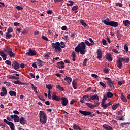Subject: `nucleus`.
<instances>
[{
	"instance_id": "nucleus-1",
	"label": "nucleus",
	"mask_w": 130,
	"mask_h": 130,
	"mask_svg": "<svg viewBox=\"0 0 130 130\" xmlns=\"http://www.w3.org/2000/svg\"><path fill=\"white\" fill-rule=\"evenodd\" d=\"M75 51L77 53H80L81 54L84 55L86 53V44L84 42L79 43L78 46L75 47Z\"/></svg>"
},
{
	"instance_id": "nucleus-2",
	"label": "nucleus",
	"mask_w": 130,
	"mask_h": 130,
	"mask_svg": "<svg viewBox=\"0 0 130 130\" xmlns=\"http://www.w3.org/2000/svg\"><path fill=\"white\" fill-rule=\"evenodd\" d=\"M39 118L40 122L42 123V124H45V123H46L47 121V115H46V113L43 111H40Z\"/></svg>"
},
{
	"instance_id": "nucleus-3",
	"label": "nucleus",
	"mask_w": 130,
	"mask_h": 130,
	"mask_svg": "<svg viewBox=\"0 0 130 130\" xmlns=\"http://www.w3.org/2000/svg\"><path fill=\"white\" fill-rule=\"evenodd\" d=\"M52 49H54L55 52H59L62 51V49L60 48V43L57 42L51 44Z\"/></svg>"
},
{
	"instance_id": "nucleus-4",
	"label": "nucleus",
	"mask_w": 130,
	"mask_h": 130,
	"mask_svg": "<svg viewBox=\"0 0 130 130\" xmlns=\"http://www.w3.org/2000/svg\"><path fill=\"white\" fill-rule=\"evenodd\" d=\"M102 22L104 23L105 25L107 26H111V27H116L118 26V22L115 21H111L107 22L106 20H102Z\"/></svg>"
},
{
	"instance_id": "nucleus-5",
	"label": "nucleus",
	"mask_w": 130,
	"mask_h": 130,
	"mask_svg": "<svg viewBox=\"0 0 130 130\" xmlns=\"http://www.w3.org/2000/svg\"><path fill=\"white\" fill-rule=\"evenodd\" d=\"M105 79L107 81V83L108 85L111 88V89H115V87H114V83H113V81L111 80V78L106 77L105 78Z\"/></svg>"
},
{
	"instance_id": "nucleus-6",
	"label": "nucleus",
	"mask_w": 130,
	"mask_h": 130,
	"mask_svg": "<svg viewBox=\"0 0 130 130\" xmlns=\"http://www.w3.org/2000/svg\"><path fill=\"white\" fill-rule=\"evenodd\" d=\"M79 112L81 113V114H82L83 115H84L85 116H87L88 115H90L91 117H93L95 116V114H92V112L87 111H83V110H79Z\"/></svg>"
},
{
	"instance_id": "nucleus-7",
	"label": "nucleus",
	"mask_w": 130,
	"mask_h": 130,
	"mask_svg": "<svg viewBox=\"0 0 130 130\" xmlns=\"http://www.w3.org/2000/svg\"><path fill=\"white\" fill-rule=\"evenodd\" d=\"M3 120H4V122L5 123H6V124H7L8 125H9L10 126V129L11 130H15V125H14V123H13L12 122H10L6 119H4Z\"/></svg>"
},
{
	"instance_id": "nucleus-8",
	"label": "nucleus",
	"mask_w": 130,
	"mask_h": 130,
	"mask_svg": "<svg viewBox=\"0 0 130 130\" xmlns=\"http://www.w3.org/2000/svg\"><path fill=\"white\" fill-rule=\"evenodd\" d=\"M61 104L62 106H67L68 105V103H69V100L66 97H62L61 98Z\"/></svg>"
},
{
	"instance_id": "nucleus-9",
	"label": "nucleus",
	"mask_w": 130,
	"mask_h": 130,
	"mask_svg": "<svg viewBox=\"0 0 130 130\" xmlns=\"http://www.w3.org/2000/svg\"><path fill=\"white\" fill-rule=\"evenodd\" d=\"M25 54L26 55H28V56H34V55H36V51L29 49L28 52L26 53Z\"/></svg>"
},
{
	"instance_id": "nucleus-10",
	"label": "nucleus",
	"mask_w": 130,
	"mask_h": 130,
	"mask_svg": "<svg viewBox=\"0 0 130 130\" xmlns=\"http://www.w3.org/2000/svg\"><path fill=\"white\" fill-rule=\"evenodd\" d=\"M12 67L14 70H19L20 69V64L17 61H14L12 62Z\"/></svg>"
},
{
	"instance_id": "nucleus-11",
	"label": "nucleus",
	"mask_w": 130,
	"mask_h": 130,
	"mask_svg": "<svg viewBox=\"0 0 130 130\" xmlns=\"http://www.w3.org/2000/svg\"><path fill=\"white\" fill-rule=\"evenodd\" d=\"M96 54L99 60H101V59H102V51L101 50V49H98L97 50Z\"/></svg>"
},
{
	"instance_id": "nucleus-12",
	"label": "nucleus",
	"mask_w": 130,
	"mask_h": 130,
	"mask_svg": "<svg viewBox=\"0 0 130 130\" xmlns=\"http://www.w3.org/2000/svg\"><path fill=\"white\" fill-rule=\"evenodd\" d=\"M57 68L58 69H63L64 68V62L63 61H61L60 62H58L57 63Z\"/></svg>"
},
{
	"instance_id": "nucleus-13",
	"label": "nucleus",
	"mask_w": 130,
	"mask_h": 130,
	"mask_svg": "<svg viewBox=\"0 0 130 130\" xmlns=\"http://www.w3.org/2000/svg\"><path fill=\"white\" fill-rule=\"evenodd\" d=\"M117 67L119 69H122V61L120 58H118L117 60Z\"/></svg>"
},
{
	"instance_id": "nucleus-14",
	"label": "nucleus",
	"mask_w": 130,
	"mask_h": 130,
	"mask_svg": "<svg viewBox=\"0 0 130 130\" xmlns=\"http://www.w3.org/2000/svg\"><path fill=\"white\" fill-rule=\"evenodd\" d=\"M7 77L8 78V79H10V80H19V79H20L19 77L13 75H8Z\"/></svg>"
},
{
	"instance_id": "nucleus-15",
	"label": "nucleus",
	"mask_w": 130,
	"mask_h": 130,
	"mask_svg": "<svg viewBox=\"0 0 130 130\" xmlns=\"http://www.w3.org/2000/svg\"><path fill=\"white\" fill-rule=\"evenodd\" d=\"M3 50L5 52H6V53L8 54L10 52V51L13 50V49L11 48L8 46H7L5 48L3 49Z\"/></svg>"
},
{
	"instance_id": "nucleus-16",
	"label": "nucleus",
	"mask_w": 130,
	"mask_h": 130,
	"mask_svg": "<svg viewBox=\"0 0 130 130\" xmlns=\"http://www.w3.org/2000/svg\"><path fill=\"white\" fill-rule=\"evenodd\" d=\"M117 58H120V59L122 60V61H125L126 63H128L129 62V58L128 57L123 58V57H117Z\"/></svg>"
},
{
	"instance_id": "nucleus-17",
	"label": "nucleus",
	"mask_w": 130,
	"mask_h": 130,
	"mask_svg": "<svg viewBox=\"0 0 130 130\" xmlns=\"http://www.w3.org/2000/svg\"><path fill=\"white\" fill-rule=\"evenodd\" d=\"M106 58L108 60V61L111 62L112 60V57H111V54L107 53L106 55Z\"/></svg>"
},
{
	"instance_id": "nucleus-18",
	"label": "nucleus",
	"mask_w": 130,
	"mask_h": 130,
	"mask_svg": "<svg viewBox=\"0 0 130 130\" xmlns=\"http://www.w3.org/2000/svg\"><path fill=\"white\" fill-rule=\"evenodd\" d=\"M64 81H66V82H67V83H69V85H70V84L72 83V78L71 77L66 76V77L64 78Z\"/></svg>"
},
{
	"instance_id": "nucleus-19",
	"label": "nucleus",
	"mask_w": 130,
	"mask_h": 130,
	"mask_svg": "<svg viewBox=\"0 0 130 130\" xmlns=\"http://www.w3.org/2000/svg\"><path fill=\"white\" fill-rule=\"evenodd\" d=\"M19 122L21 124H22V125L25 124L26 120H25V118H23V117H20V118L19 119Z\"/></svg>"
},
{
	"instance_id": "nucleus-20",
	"label": "nucleus",
	"mask_w": 130,
	"mask_h": 130,
	"mask_svg": "<svg viewBox=\"0 0 130 130\" xmlns=\"http://www.w3.org/2000/svg\"><path fill=\"white\" fill-rule=\"evenodd\" d=\"M103 128H104V129L106 130H113V128H112L111 126L107 125L106 124L103 125Z\"/></svg>"
},
{
	"instance_id": "nucleus-21",
	"label": "nucleus",
	"mask_w": 130,
	"mask_h": 130,
	"mask_svg": "<svg viewBox=\"0 0 130 130\" xmlns=\"http://www.w3.org/2000/svg\"><path fill=\"white\" fill-rule=\"evenodd\" d=\"M123 24L125 27H128L130 25V21L128 20L123 21Z\"/></svg>"
},
{
	"instance_id": "nucleus-22",
	"label": "nucleus",
	"mask_w": 130,
	"mask_h": 130,
	"mask_svg": "<svg viewBox=\"0 0 130 130\" xmlns=\"http://www.w3.org/2000/svg\"><path fill=\"white\" fill-rule=\"evenodd\" d=\"M91 98L92 100H96V101H99V96H98V95L97 94L91 96Z\"/></svg>"
},
{
	"instance_id": "nucleus-23",
	"label": "nucleus",
	"mask_w": 130,
	"mask_h": 130,
	"mask_svg": "<svg viewBox=\"0 0 130 130\" xmlns=\"http://www.w3.org/2000/svg\"><path fill=\"white\" fill-rule=\"evenodd\" d=\"M121 99L123 102H127V99H126V97L123 95V93H122L121 94Z\"/></svg>"
},
{
	"instance_id": "nucleus-24",
	"label": "nucleus",
	"mask_w": 130,
	"mask_h": 130,
	"mask_svg": "<svg viewBox=\"0 0 130 130\" xmlns=\"http://www.w3.org/2000/svg\"><path fill=\"white\" fill-rule=\"evenodd\" d=\"M0 55L3 58V60H6L7 59V54H5L4 52H0Z\"/></svg>"
},
{
	"instance_id": "nucleus-25",
	"label": "nucleus",
	"mask_w": 130,
	"mask_h": 130,
	"mask_svg": "<svg viewBox=\"0 0 130 130\" xmlns=\"http://www.w3.org/2000/svg\"><path fill=\"white\" fill-rule=\"evenodd\" d=\"M13 83L16 85H25V83L20 81L19 80L13 81Z\"/></svg>"
},
{
	"instance_id": "nucleus-26",
	"label": "nucleus",
	"mask_w": 130,
	"mask_h": 130,
	"mask_svg": "<svg viewBox=\"0 0 130 130\" xmlns=\"http://www.w3.org/2000/svg\"><path fill=\"white\" fill-rule=\"evenodd\" d=\"M9 93L10 96H12L13 97H16L17 95V92H16V91H10Z\"/></svg>"
},
{
	"instance_id": "nucleus-27",
	"label": "nucleus",
	"mask_w": 130,
	"mask_h": 130,
	"mask_svg": "<svg viewBox=\"0 0 130 130\" xmlns=\"http://www.w3.org/2000/svg\"><path fill=\"white\" fill-rule=\"evenodd\" d=\"M118 107H119V103L113 104L112 106V109L115 110Z\"/></svg>"
},
{
	"instance_id": "nucleus-28",
	"label": "nucleus",
	"mask_w": 130,
	"mask_h": 130,
	"mask_svg": "<svg viewBox=\"0 0 130 130\" xmlns=\"http://www.w3.org/2000/svg\"><path fill=\"white\" fill-rule=\"evenodd\" d=\"M85 104L87 107H89L91 109H94V105H92V104L89 103H86Z\"/></svg>"
},
{
	"instance_id": "nucleus-29",
	"label": "nucleus",
	"mask_w": 130,
	"mask_h": 130,
	"mask_svg": "<svg viewBox=\"0 0 130 130\" xmlns=\"http://www.w3.org/2000/svg\"><path fill=\"white\" fill-rule=\"evenodd\" d=\"M14 122H19L20 121V117H19V116L16 115L14 117Z\"/></svg>"
},
{
	"instance_id": "nucleus-30",
	"label": "nucleus",
	"mask_w": 130,
	"mask_h": 130,
	"mask_svg": "<svg viewBox=\"0 0 130 130\" xmlns=\"http://www.w3.org/2000/svg\"><path fill=\"white\" fill-rule=\"evenodd\" d=\"M56 87L58 90H59V91H64V89L63 87H61L60 85H56Z\"/></svg>"
},
{
	"instance_id": "nucleus-31",
	"label": "nucleus",
	"mask_w": 130,
	"mask_h": 130,
	"mask_svg": "<svg viewBox=\"0 0 130 130\" xmlns=\"http://www.w3.org/2000/svg\"><path fill=\"white\" fill-rule=\"evenodd\" d=\"M68 3H70V4L66 3V5L68 6V7H72V6L74 5V1H73L69 0Z\"/></svg>"
},
{
	"instance_id": "nucleus-32",
	"label": "nucleus",
	"mask_w": 130,
	"mask_h": 130,
	"mask_svg": "<svg viewBox=\"0 0 130 130\" xmlns=\"http://www.w3.org/2000/svg\"><path fill=\"white\" fill-rule=\"evenodd\" d=\"M72 85L74 90H76L77 89V82H76V80L73 81Z\"/></svg>"
},
{
	"instance_id": "nucleus-33",
	"label": "nucleus",
	"mask_w": 130,
	"mask_h": 130,
	"mask_svg": "<svg viewBox=\"0 0 130 130\" xmlns=\"http://www.w3.org/2000/svg\"><path fill=\"white\" fill-rule=\"evenodd\" d=\"M52 99V100H55V101H60V100H61V99H60V97H59L58 96H55L54 97H53Z\"/></svg>"
},
{
	"instance_id": "nucleus-34",
	"label": "nucleus",
	"mask_w": 130,
	"mask_h": 130,
	"mask_svg": "<svg viewBox=\"0 0 130 130\" xmlns=\"http://www.w3.org/2000/svg\"><path fill=\"white\" fill-rule=\"evenodd\" d=\"M72 60L73 61H76V53L75 51H73L72 53Z\"/></svg>"
},
{
	"instance_id": "nucleus-35",
	"label": "nucleus",
	"mask_w": 130,
	"mask_h": 130,
	"mask_svg": "<svg viewBox=\"0 0 130 130\" xmlns=\"http://www.w3.org/2000/svg\"><path fill=\"white\" fill-rule=\"evenodd\" d=\"M10 57H15L16 54L15 53L13 52V50L9 52V53L8 54Z\"/></svg>"
},
{
	"instance_id": "nucleus-36",
	"label": "nucleus",
	"mask_w": 130,
	"mask_h": 130,
	"mask_svg": "<svg viewBox=\"0 0 130 130\" xmlns=\"http://www.w3.org/2000/svg\"><path fill=\"white\" fill-rule=\"evenodd\" d=\"M80 23L81 24V25H82V26H84V27H87V26H88V25H87V23H85L83 19L80 20Z\"/></svg>"
},
{
	"instance_id": "nucleus-37",
	"label": "nucleus",
	"mask_w": 130,
	"mask_h": 130,
	"mask_svg": "<svg viewBox=\"0 0 130 130\" xmlns=\"http://www.w3.org/2000/svg\"><path fill=\"white\" fill-rule=\"evenodd\" d=\"M60 48H66V44H64V42L61 41L60 43Z\"/></svg>"
},
{
	"instance_id": "nucleus-38",
	"label": "nucleus",
	"mask_w": 130,
	"mask_h": 130,
	"mask_svg": "<svg viewBox=\"0 0 130 130\" xmlns=\"http://www.w3.org/2000/svg\"><path fill=\"white\" fill-rule=\"evenodd\" d=\"M106 95L108 98H111V97H113V93L110 92H108Z\"/></svg>"
},
{
	"instance_id": "nucleus-39",
	"label": "nucleus",
	"mask_w": 130,
	"mask_h": 130,
	"mask_svg": "<svg viewBox=\"0 0 130 130\" xmlns=\"http://www.w3.org/2000/svg\"><path fill=\"white\" fill-rule=\"evenodd\" d=\"M6 35L7 39H11V38H12V35L10 34L9 32H6Z\"/></svg>"
},
{
	"instance_id": "nucleus-40",
	"label": "nucleus",
	"mask_w": 130,
	"mask_h": 130,
	"mask_svg": "<svg viewBox=\"0 0 130 130\" xmlns=\"http://www.w3.org/2000/svg\"><path fill=\"white\" fill-rule=\"evenodd\" d=\"M37 61L38 62V66L41 67V66H42V63H43V61L39 59H37Z\"/></svg>"
},
{
	"instance_id": "nucleus-41",
	"label": "nucleus",
	"mask_w": 130,
	"mask_h": 130,
	"mask_svg": "<svg viewBox=\"0 0 130 130\" xmlns=\"http://www.w3.org/2000/svg\"><path fill=\"white\" fill-rule=\"evenodd\" d=\"M46 88L49 90V91H50V90L52 89V86H51V84H46Z\"/></svg>"
},
{
	"instance_id": "nucleus-42",
	"label": "nucleus",
	"mask_w": 130,
	"mask_h": 130,
	"mask_svg": "<svg viewBox=\"0 0 130 130\" xmlns=\"http://www.w3.org/2000/svg\"><path fill=\"white\" fill-rule=\"evenodd\" d=\"M124 49L126 53L128 51V46H127V45H126V44H124Z\"/></svg>"
},
{
	"instance_id": "nucleus-43",
	"label": "nucleus",
	"mask_w": 130,
	"mask_h": 130,
	"mask_svg": "<svg viewBox=\"0 0 130 130\" xmlns=\"http://www.w3.org/2000/svg\"><path fill=\"white\" fill-rule=\"evenodd\" d=\"M2 91L3 93L5 94V96L8 94V91H7V89L5 87H2Z\"/></svg>"
},
{
	"instance_id": "nucleus-44",
	"label": "nucleus",
	"mask_w": 130,
	"mask_h": 130,
	"mask_svg": "<svg viewBox=\"0 0 130 130\" xmlns=\"http://www.w3.org/2000/svg\"><path fill=\"white\" fill-rule=\"evenodd\" d=\"M79 9V6H74L72 8V11H77Z\"/></svg>"
},
{
	"instance_id": "nucleus-45",
	"label": "nucleus",
	"mask_w": 130,
	"mask_h": 130,
	"mask_svg": "<svg viewBox=\"0 0 130 130\" xmlns=\"http://www.w3.org/2000/svg\"><path fill=\"white\" fill-rule=\"evenodd\" d=\"M84 43V44H86L87 46H91V44L88 41V40H85Z\"/></svg>"
},
{
	"instance_id": "nucleus-46",
	"label": "nucleus",
	"mask_w": 130,
	"mask_h": 130,
	"mask_svg": "<svg viewBox=\"0 0 130 130\" xmlns=\"http://www.w3.org/2000/svg\"><path fill=\"white\" fill-rule=\"evenodd\" d=\"M50 54H51V53H50V52L47 53L45 55V58H46L47 59H48V58H49V57H50Z\"/></svg>"
},
{
	"instance_id": "nucleus-47",
	"label": "nucleus",
	"mask_w": 130,
	"mask_h": 130,
	"mask_svg": "<svg viewBox=\"0 0 130 130\" xmlns=\"http://www.w3.org/2000/svg\"><path fill=\"white\" fill-rule=\"evenodd\" d=\"M89 40L90 42H91L90 43L91 46H92V45H95V43L93 42V39H92V38H89Z\"/></svg>"
},
{
	"instance_id": "nucleus-48",
	"label": "nucleus",
	"mask_w": 130,
	"mask_h": 130,
	"mask_svg": "<svg viewBox=\"0 0 130 130\" xmlns=\"http://www.w3.org/2000/svg\"><path fill=\"white\" fill-rule=\"evenodd\" d=\"M14 30H13V28L12 27H9L7 29V33H12V32Z\"/></svg>"
},
{
	"instance_id": "nucleus-49",
	"label": "nucleus",
	"mask_w": 130,
	"mask_h": 130,
	"mask_svg": "<svg viewBox=\"0 0 130 130\" xmlns=\"http://www.w3.org/2000/svg\"><path fill=\"white\" fill-rule=\"evenodd\" d=\"M115 6H116V7L119 6L120 8H122L123 5H122V3H115Z\"/></svg>"
},
{
	"instance_id": "nucleus-50",
	"label": "nucleus",
	"mask_w": 130,
	"mask_h": 130,
	"mask_svg": "<svg viewBox=\"0 0 130 130\" xmlns=\"http://www.w3.org/2000/svg\"><path fill=\"white\" fill-rule=\"evenodd\" d=\"M99 105H100V102L97 103L96 102H94V105H93L94 108H95V107H98Z\"/></svg>"
},
{
	"instance_id": "nucleus-51",
	"label": "nucleus",
	"mask_w": 130,
	"mask_h": 130,
	"mask_svg": "<svg viewBox=\"0 0 130 130\" xmlns=\"http://www.w3.org/2000/svg\"><path fill=\"white\" fill-rule=\"evenodd\" d=\"M100 85L102 86L103 88H106V85L104 84V83L102 82V81L100 82Z\"/></svg>"
},
{
	"instance_id": "nucleus-52",
	"label": "nucleus",
	"mask_w": 130,
	"mask_h": 130,
	"mask_svg": "<svg viewBox=\"0 0 130 130\" xmlns=\"http://www.w3.org/2000/svg\"><path fill=\"white\" fill-rule=\"evenodd\" d=\"M42 38L44 40H45L46 41H49V40L48 39V38H47L46 36H42Z\"/></svg>"
},
{
	"instance_id": "nucleus-53",
	"label": "nucleus",
	"mask_w": 130,
	"mask_h": 130,
	"mask_svg": "<svg viewBox=\"0 0 130 130\" xmlns=\"http://www.w3.org/2000/svg\"><path fill=\"white\" fill-rule=\"evenodd\" d=\"M5 63H6V64H7L8 66H11L12 62H11V61L10 60H7L5 61Z\"/></svg>"
},
{
	"instance_id": "nucleus-54",
	"label": "nucleus",
	"mask_w": 130,
	"mask_h": 130,
	"mask_svg": "<svg viewBox=\"0 0 130 130\" xmlns=\"http://www.w3.org/2000/svg\"><path fill=\"white\" fill-rule=\"evenodd\" d=\"M103 71L105 74H108V73H109V70L107 68L104 69Z\"/></svg>"
},
{
	"instance_id": "nucleus-55",
	"label": "nucleus",
	"mask_w": 130,
	"mask_h": 130,
	"mask_svg": "<svg viewBox=\"0 0 130 130\" xmlns=\"http://www.w3.org/2000/svg\"><path fill=\"white\" fill-rule=\"evenodd\" d=\"M88 61V59L87 58H85L84 60V61L83 62V66H87V62Z\"/></svg>"
},
{
	"instance_id": "nucleus-56",
	"label": "nucleus",
	"mask_w": 130,
	"mask_h": 130,
	"mask_svg": "<svg viewBox=\"0 0 130 130\" xmlns=\"http://www.w3.org/2000/svg\"><path fill=\"white\" fill-rule=\"evenodd\" d=\"M101 106L104 109H106V108H107L106 104H101Z\"/></svg>"
},
{
	"instance_id": "nucleus-57",
	"label": "nucleus",
	"mask_w": 130,
	"mask_h": 130,
	"mask_svg": "<svg viewBox=\"0 0 130 130\" xmlns=\"http://www.w3.org/2000/svg\"><path fill=\"white\" fill-rule=\"evenodd\" d=\"M126 123L124 122L120 124V127H122L123 128L124 127V125H126Z\"/></svg>"
},
{
	"instance_id": "nucleus-58",
	"label": "nucleus",
	"mask_w": 130,
	"mask_h": 130,
	"mask_svg": "<svg viewBox=\"0 0 130 130\" xmlns=\"http://www.w3.org/2000/svg\"><path fill=\"white\" fill-rule=\"evenodd\" d=\"M102 42L103 45H106V44H107V42H106V40L104 39L102 40Z\"/></svg>"
},
{
	"instance_id": "nucleus-59",
	"label": "nucleus",
	"mask_w": 130,
	"mask_h": 130,
	"mask_svg": "<svg viewBox=\"0 0 130 130\" xmlns=\"http://www.w3.org/2000/svg\"><path fill=\"white\" fill-rule=\"evenodd\" d=\"M15 8L17 9V10H24V8L21 6H16Z\"/></svg>"
},
{
	"instance_id": "nucleus-60",
	"label": "nucleus",
	"mask_w": 130,
	"mask_h": 130,
	"mask_svg": "<svg viewBox=\"0 0 130 130\" xmlns=\"http://www.w3.org/2000/svg\"><path fill=\"white\" fill-rule=\"evenodd\" d=\"M84 100H85V98H84V96H83L80 100V102H81V103H85V102L84 101Z\"/></svg>"
},
{
	"instance_id": "nucleus-61",
	"label": "nucleus",
	"mask_w": 130,
	"mask_h": 130,
	"mask_svg": "<svg viewBox=\"0 0 130 130\" xmlns=\"http://www.w3.org/2000/svg\"><path fill=\"white\" fill-rule=\"evenodd\" d=\"M91 77H92L93 78H95V79H97L98 78V75L95 74H91Z\"/></svg>"
},
{
	"instance_id": "nucleus-62",
	"label": "nucleus",
	"mask_w": 130,
	"mask_h": 130,
	"mask_svg": "<svg viewBox=\"0 0 130 130\" xmlns=\"http://www.w3.org/2000/svg\"><path fill=\"white\" fill-rule=\"evenodd\" d=\"M79 127V125H74L73 126V128H74V129H75V130H78V128Z\"/></svg>"
},
{
	"instance_id": "nucleus-63",
	"label": "nucleus",
	"mask_w": 130,
	"mask_h": 130,
	"mask_svg": "<svg viewBox=\"0 0 130 130\" xmlns=\"http://www.w3.org/2000/svg\"><path fill=\"white\" fill-rule=\"evenodd\" d=\"M52 13H53L52 10H48L47 11V14H48V15H51Z\"/></svg>"
},
{
	"instance_id": "nucleus-64",
	"label": "nucleus",
	"mask_w": 130,
	"mask_h": 130,
	"mask_svg": "<svg viewBox=\"0 0 130 130\" xmlns=\"http://www.w3.org/2000/svg\"><path fill=\"white\" fill-rule=\"evenodd\" d=\"M61 30H62V31H66L67 30V26H63L61 27Z\"/></svg>"
}]
</instances>
